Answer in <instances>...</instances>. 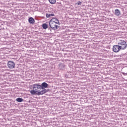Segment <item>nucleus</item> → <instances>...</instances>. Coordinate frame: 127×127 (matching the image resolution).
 <instances>
[{"label":"nucleus","instance_id":"obj_17","mask_svg":"<svg viewBox=\"0 0 127 127\" xmlns=\"http://www.w3.org/2000/svg\"><path fill=\"white\" fill-rule=\"evenodd\" d=\"M76 4H77L78 5H81V4H82V2L79 1H77Z\"/></svg>","mask_w":127,"mask_h":127},{"label":"nucleus","instance_id":"obj_9","mask_svg":"<svg viewBox=\"0 0 127 127\" xmlns=\"http://www.w3.org/2000/svg\"><path fill=\"white\" fill-rule=\"evenodd\" d=\"M28 21H29V23H30V24H33L34 23V22H35V20L32 17H30L28 19Z\"/></svg>","mask_w":127,"mask_h":127},{"label":"nucleus","instance_id":"obj_5","mask_svg":"<svg viewBox=\"0 0 127 127\" xmlns=\"http://www.w3.org/2000/svg\"><path fill=\"white\" fill-rule=\"evenodd\" d=\"M7 66L9 69H13L15 67V63L12 61H9L7 63Z\"/></svg>","mask_w":127,"mask_h":127},{"label":"nucleus","instance_id":"obj_6","mask_svg":"<svg viewBox=\"0 0 127 127\" xmlns=\"http://www.w3.org/2000/svg\"><path fill=\"white\" fill-rule=\"evenodd\" d=\"M113 50L114 52L118 53L120 50H122L121 48L120 47V46L118 45H114L113 47Z\"/></svg>","mask_w":127,"mask_h":127},{"label":"nucleus","instance_id":"obj_1","mask_svg":"<svg viewBox=\"0 0 127 127\" xmlns=\"http://www.w3.org/2000/svg\"><path fill=\"white\" fill-rule=\"evenodd\" d=\"M41 88L42 89L41 91H43L44 93H43V95H44V94L47 93V92H49L50 90L49 89H45V88H48V84H47V83L44 82H43L41 85Z\"/></svg>","mask_w":127,"mask_h":127},{"label":"nucleus","instance_id":"obj_2","mask_svg":"<svg viewBox=\"0 0 127 127\" xmlns=\"http://www.w3.org/2000/svg\"><path fill=\"white\" fill-rule=\"evenodd\" d=\"M118 45L120 47L122 50H125V49H127V42L124 40H121L120 42L118 43Z\"/></svg>","mask_w":127,"mask_h":127},{"label":"nucleus","instance_id":"obj_15","mask_svg":"<svg viewBox=\"0 0 127 127\" xmlns=\"http://www.w3.org/2000/svg\"><path fill=\"white\" fill-rule=\"evenodd\" d=\"M49 1L51 4H54L56 3V0H49Z\"/></svg>","mask_w":127,"mask_h":127},{"label":"nucleus","instance_id":"obj_19","mask_svg":"<svg viewBox=\"0 0 127 127\" xmlns=\"http://www.w3.org/2000/svg\"><path fill=\"white\" fill-rule=\"evenodd\" d=\"M49 29H50L51 30V29H50L49 28Z\"/></svg>","mask_w":127,"mask_h":127},{"label":"nucleus","instance_id":"obj_16","mask_svg":"<svg viewBox=\"0 0 127 127\" xmlns=\"http://www.w3.org/2000/svg\"><path fill=\"white\" fill-rule=\"evenodd\" d=\"M65 78H70V73L66 72L65 74Z\"/></svg>","mask_w":127,"mask_h":127},{"label":"nucleus","instance_id":"obj_18","mask_svg":"<svg viewBox=\"0 0 127 127\" xmlns=\"http://www.w3.org/2000/svg\"><path fill=\"white\" fill-rule=\"evenodd\" d=\"M122 74L124 75V76H127V73L122 72Z\"/></svg>","mask_w":127,"mask_h":127},{"label":"nucleus","instance_id":"obj_12","mask_svg":"<svg viewBox=\"0 0 127 127\" xmlns=\"http://www.w3.org/2000/svg\"><path fill=\"white\" fill-rule=\"evenodd\" d=\"M16 102H18V103H21L22 102H23V99L18 97L17 99H16Z\"/></svg>","mask_w":127,"mask_h":127},{"label":"nucleus","instance_id":"obj_10","mask_svg":"<svg viewBox=\"0 0 127 127\" xmlns=\"http://www.w3.org/2000/svg\"><path fill=\"white\" fill-rule=\"evenodd\" d=\"M59 68L60 70H64V69H65V64H60V66L59 67Z\"/></svg>","mask_w":127,"mask_h":127},{"label":"nucleus","instance_id":"obj_7","mask_svg":"<svg viewBox=\"0 0 127 127\" xmlns=\"http://www.w3.org/2000/svg\"><path fill=\"white\" fill-rule=\"evenodd\" d=\"M50 21L53 22V23L56 24H60V23H59V20L57 18H53Z\"/></svg>","mask_w":127,"mask_h":127},{"label":"nucleus","instance_id":"obj_4","mask_svg":"<svg viewBox=\"0 0 127 127\" xmlns=\"http://www.w3.org/2000/svg\"><path fill=\"white\" fill-rule=\"evenodd\" d=\"M49 25L50 28H52V29H53V30H56V29H58V27H59L58 25H57L56 24L53 23L51 21H50Z\"/></svg>","mask_w":127,"mask_h":127},{"label":"nucleus","instance_id":"obj_14","mask_svg":"<svg viewBox=\"0 0 127 127\" xmlns=\"http://www.w3.org/2000/svg\"><path fill=\"white\" fill-rule=\"evenodd\" d=\"M42 27L44 29H47L48 28V25L46 23H44L42 24Z\"/></svg>","mask_w":127,"mask_h":127},{"label":"nucleus","instance_id":"obj_3","mask_svg":"<svg viewBox=\"0 0 127 127\" xmlns=\"http://www.w3.org/2000/svg\"><path fill=\"white\" fill-rule=\"evenodd\" d=\"M30 93L31 95H36L37 96H40V95H43V93H44V91H36V90H32L30 91Z\"/></svg>","mask_w":127,"mask_h":127},{"label":"nucleus","instance_id":"obj_11","mask_svg":"<svg viewBox=\"0 0 127 127\" xmlns=\"http://www.w3.org/2000/svg\"><path fill=\"white\" fill-rule=\"evenodd\" d=\"M115 15H117V16L121 15V12L118 9H115Z\"/></svg>","mask_w":127,"mask_h":127},{"label":"nucleus","instance_id":"obj_13","mask_svg":"<svg viewBox=\"0 0 127 127\" xmlns=\"http://www.w3.org/2000/svg\"><path fill=\"white\" fill-rule=\"evenodd\" d=\"M46 17L49 18V17H51V16H54L55 15L53 13L49 14L47 13L46 14Z\"/></svg>","mask_w":127,"mask_h":127},{"label":"nucleus","instance_id":"obj_8","mask_svg":"<svg viewBox=\"0 0 127 127\" xmlns=\"http://www.w3.org/2000/svg\"><path fill=\"white\" fill-rule=\"evenodd\" d=\"M33 89H41V85L38 84H33Z\"/></svg>","mask_w":127,"mask_h":127}]
</instances>
